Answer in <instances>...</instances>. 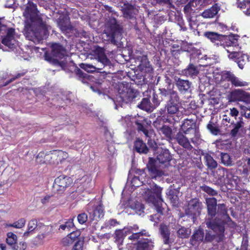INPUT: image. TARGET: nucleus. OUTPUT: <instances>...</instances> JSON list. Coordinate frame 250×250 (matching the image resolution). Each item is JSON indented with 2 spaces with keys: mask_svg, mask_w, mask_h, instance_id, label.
<instances>
[{
  "mask_svg": "<svg viewBox=\"0 0 250 250\" xmlns=\"http://www.w3.org/2000/svg\"><path fill=\"white\" fill-rule=\"evenodd\" d=\"M38 13L36 5L28 0V5L23 13L25 18L23 33L26 39L35 44L42 43L47 38L48 31L51 29Z\"/></svg>",
  "mask_w": 250,
  "mask_h": 250,
  "instance_id": "nucleus-1",
  "label": "nucleus"
},
{
  "mask_svg": "<svg viewBox=\"0 0 250 250\" xmlns=\"http://www.w3.org/2000/svg\"><path fill=\"white\" fill-rule=\"evenodd\" d=\"M157 153L156 160L149 157L146 168L151 179L160 180L164 176L167 175V173L161 169L159 164L169 162L171 159V156L167 149L162 147L157 148Z\"/></svg>",
  "mask_w": 250,
  "mask_h": 250,
  "instance_id": "nucleus-2",
  "label": "nucleus"
},
{
  "mask_svg": "<svg viewBox=\"0 0 250 250\" xmlns=\"http://www.w3.org/2000/svg\"><path fill=\"white\" fill-rule=\"evenodd\" d=\"M6 33V35L2 40V43L7 46L11 51H13L17 56H20L24 60L30 56L31 52L34 50L36 52L39 51V47H30V51L25 52L18 44L15 38V30L13 28H7L6 26L0 22V36L2 37Z\"/></svg>",
  "mask_w": 250,
  "mask_h": 250,
  "instance_id": "nucleus-3",
  "label": "nucleus"
},
{
  "mask_svg": "<svg viewBox=\"0 0 250 250\" xmlns=\"http://www.w3.org/2000/svg\"><path fill=\"white\" fill-rule=\"evenodd\" d=\"M95 59L97 62L95 66L87 63H81L80 64V67L87 72H93L96 69L101 70L104 69V72L109 74L114 73V65L107 58L103 48L97 47L96 48Z\"/></svg>",
  "mask_w": 250,
  "mask_h": 250,
  "instance_id": "nucleus-4",
  "label": "nucleus"
},
{
  "mask_svg": "<svg viewBox=\"0 0 250 250\" xmlns=\"http://www.w3.org/2000/svg\"><path fill=\"white\" fill-rule=\"evenodd\" d=\"M159 91L162 96L168 98L164 109V112L167 116L172 117L178 113L181 104L178 92L170 87L160 88Z\"/></svg>",
  "mask_w": 250,
  "mask_h": 250,
  "instance_id": "nucleus-5",
  "label": "nucleus"
},
{
  "mask_svg": "<svg viewBox=\"0 0 250 250\" xmlns=\"http://www.w3.org/2000/svg\"><path fill=\"white\" fill-rule=\"evenodd\" d=\"M122 28L118 23L117 20L113 17H110L107 21L105 28L103 34L104 40L108 42L119 46L122 39Z\"/></svg>",
  "mask_w": 250,
  "mask_h": 250,
  "instance_id": "nucleus-6",
  "label": "nucleus"
},
{
  "mask_svg": "<svg viewBox=\"0 0 250 250\" xmlns=\"http://www.w3.org/2000/svg\"><path fill=\"white\" fill-rule=\"evenodd\" d=\"M149 178L148 186H146V188L142 193L144 198L146 202L152 205H165L161 195L163 188L154 183H151L152 179Z\"/></svg>",
  "mask_w": 250,
  "mask_h": 250,
  "instance_id": "nucleus-7",
  "label": "nucleus"
},
{
  "mask_svg": "<svg viewBox=\"0 0 250 250\" xmlns=\"http://www.w3.org/2000/svg\"><path fill=\"white\" fill-rule=\"evenodd\" d=\"M119 123L125 128L131 127L133 123H135L137 126L139 131H141L147 136H151L152 132H149L146 128V121L143 117H138V118L131 117L129 115L122 116L118 119Z\"/></svg>",
  "mask_w": 250,
  "mask_h": 250,
  "instance_id": "nucleus-8",
  "label": "nucleus"
},
{
  "mask_svg": "<svg viewBox=\"0 0 250 250\" xmlns=\"http://www.w3.org/2000/svg\"><path fill=\"white\" fill-rule=\"evenodd\" d=\"M208 216L206 218V225L207 227L212 229L219 234L220 239L223 236L225 231V227L222 222L217 221V218L214 217L217 214L216 207H208Z\"/></svg>",
  "mask_w": 250,
  "mask_h": 250,
  "instance_id": "nucleus-9",
  "label": "nucleus"
},
{
  "mask_svg": "<svg viewBox=\"0 0 250 250\" xmlns=\"http://www.w3.org/2000/svg\"><path fill=\"white\" fill-rule=\"evenodd\" d=\"M138 94L135 89L124 87L123 90L119 92L114 99H112L115 104V108L118 109V106L123 107L124 104L131 102Z\"/></svg>",
  "mask_w": 250,
  "mask_h": 250,
  "instance_id": "nucleus-10",
  "label": "nucleus"
},
{
  "mask_svg": "<svg viewBox=\"0 0 250 250\" xmlns=\"http://www.w3.org/2000/svg\"><path fill=\"white\" fill-rule=\"evenodd\" d=\"M182 129L185 134H189L191 142L194 144H198L200 140L199 130L196 127L195 121L193 119H185L182 125Z\"/></svg>",
  "mask_w": 250,
  "mask_h": 250,
  "instance_id": "nucleus-11",
  "label": "nucleus"
},
{
  "mask_svg": "<svg viewBox=\"0 0 250 250\" xmlns=\"http://www.w3.org/2000/svg\"><path fill=\"white\" fill-rule=\"evenodd\" d=\"M229 99L231 102H243L250 104V93L242 89L232 90L229 94Z\"/></svg>",
  "mask_w": 250,
  "mask_h": 250,
  "instance_id": "nucleus-12",
  "label": "nucleus"
},
{
  "mask_svg": "<svg viewBox=\"0 0 250 250\" xmlns=\"http://www.w3.org/2000/svg\"><path fill=\"white\" fill-rule=\"evenodd\" d=\"M86 210L89 214V219L91 220L98 221L102 218L104 215V208L101 203L96 206L88 205Z\"/></svg>",
  "mask_w": 250,
  "mask_h": 250,
  "instance_id": "nucleus-13",
  "label": "nucleus"
},
{
  "mask_svg": "<svg viewBox=\"0 0 250 250\" xmlns=\"http://www.w3.org/2000/svg\"><path fill=\"white\" fill-rule=\"evenodd\" d=\"M120 2L124 17L130 20L135 18L136 15L138 12V9L135 6L128 3L126 0H121Z\"/></svg>",
  "mask_w": 250,
  "mask_h": 250,
  "instance_id": "nucleus-14",
  "label": "nucleus"
},
{
  "mask_svg": "<svg viewBox=\"0 0 250 250\" xmlns=\"http://www.w3.org/2000/svg\"><path fill=\"white\" fill-rule=\"evenodd\" d=\"M202 208V204L197 199L191 200L188 204V208L186 210V213L188 215L192 216L194 218L200 213Z\"/></svg>",
  "mask_w": 250,
  "mask_h": 250,
  "instance_id": "nucleus-15",
  "label": "nucleus"
},
{
  "mask_svg": "<svg viewBox=\"0 0 250 250\" xmlns=\"http://www.w3.org/2000/svg\"><path fill=\"white\" fill-rule=\"evenodd\" d=\"M227 51L229 53V58L234 60L237 63L238 67L242 69L248 59L247 56L238 51H231L230 49H227Z\"/></svg>",
  "mask_w": 250,
  "mask_h": 250,
  "instance_id": "nucleus-16",
  "label": "nucleus"
},
{
  "mask_svg": "<svg viewBox=\"0 0 250 250\" xmlns=\"http://www.w3.org/2000/svg\"><path fill=\"white\" fill-rule=\"evenodd\" d=\"M244 124L243 118L239 117L237 121L229 125V127L230 129L229 134L232 138H237L241 135V132L243 131Z\"/></svg>",
  "mask_w": 250,
  "mask_h": 250,
  "instance_id": "nucleus-17",
  "label": "nucleus"
},
{
  "mask_svg": "<svg viewBox=\"0 0 250 250\" xmlns=\"http://www.w3.org/2000/svg\"><path fill=\"white\" fill-rule=\"evenodd\" d=\"M175 85L181 94H188L191 92V82L188 80L181 78H175Z\"/></svg>",
  "mask_w": 250,
  "mask_h": 250,
  "instance_id": "nucleus-18",
  "label": "nucleus"
},
{
  "mask_svg": "<svg viewBox=\"0 0 250 250\" xmlns=\"http://www.w3.org/2000/svg\"><path fill=\"white\" fill-rule=\"evenodd\" d=\"M217 221L222 222L224 226L226 223L231 221V218L227 213V210L225 204H221L218 205L217 211Z\"/></svg>",
  "mask_w": 250,
  "mask_h": 250,
  "instance_id": "nucleus-19",
  "label": "nucleus"
},
{
  "mask_svg": "<svg viewBox=\"0 0 250 250\" xmlns=\"http://www.w3.org/2000/svg\"><path fill=\"white\" fill-rule=\"evenodd\" d=\"M223 76L228 81H229L232 85L235 87L247 86L249 84L248 82L244 81L242 79L236 77L233 74L230 72H225Z\"/></svg>",
  "mask_w": 250,
  "mask_h": 250,
  "instance_id": "nucleus-20",
  "label": "nucleus"
},
{
  "mask_svg": "<svg viewBox=\"0 0 250 250\" xmlns=\"http://www.w3.org/2000/svg\"><path fill=\"white\" fill-rule=\"evenodd\" d=\"M239 37L237 35H231L229 36H224V45L222 47L225 48V46L228 47H233L232 51H238L240 49L238 43Z\"/></svg>",
  "mask_w": 250,
  "mask_h": 250,
  "instance_id": "nucleus-21",
  "label": "nucleus"
},
{
  "mask_svg": "<svg viewBox=\"0 0 250 250\" xmlns=\"http://www.w3.org/2000/svg\"><path fill=\"white\" fill-rule=\"evenodd\" d=\"M72 183V180L71 178L64 175H60L55 179L54 187L58 190H63Z\"/></svg>",
  "mask_w": 250,
  "mask_h": 250,
  "instance_id": "nucleus-22",
  "label": "nucleus"
},
{
  "mask_svg": "<svg viewBox=\"0 0 250 250\" xmlns=\"http://www.w3.org/2000/svg\"><path fill=\"white\" fill-rule=\"evenodd\" d=\"M204 36L214 45L219 46L224 45V35L214 32H206Z\"/></svg>",
  "mask_w": 250,
  "mask_h": 250,
  "instance_id": "nucleus-23",
  "label": "nucleus"
},
{
  "mask_svg": "<svg viewBox=\"0 0 250 250\" xmlns=\"http://www.w3.org/2000/svg\"><path fill=\"white\" fill-rule=\"evenodd\" d=\"M139 64L138 68L140 70L144 73L150 74L153 72V68L148 61L146 56H140L138 58Z\"/></svg>",
  "mask_w": 250,
  "mask_h": 250,
  "instance_id": "nucleus-24",
  "label": "nucleus"
},
{
  "mask_svg": "<svg viewBox=\"0 0 250 250\" xmlns=\"http://www.w3.org/2000/svg\"><path fill=\"white\" fill-rule=\"evenodd\" d=\"M204 232L203 229H198L195 230L192 235L190 242V244L195 247H198L199 244L204 241Z\"/></svg>",
  "mask_w": 250,
  "mask_h": 250,
  "instance_id": "nucleus-25",
  "label": "nucleus"
},
{
  "mask_svg": "<svg viewBox=\"0 0 250 250\" xmlns=\"http://www.w3.org/2000/svg\"><path fill=\"white\" fill-rule=\"evenodd\" d=\"M137 230H139L138 226L133 225L132 226H128L125 227L122 230H116L115 234L118 239H121L123 238V236H126L130 233L133 234V233H136Z\"/></svg>",
  "mask_w": 250,
  "mask_h": 250,
  "instance_id": "nucleus-26",
  "label": "nucleus"
},
{
  "mask_svg": "<svg viewBox=\"0 0 250 250\" xmlns=\"http://www.w3.org/2000/svg\"><path fill=\"white\" fill-rule=\"evenodd\" d=\"M51 48L52 55L56 58L62 59L66 55V50L59 43H53Z\"/></svg>",
  "mask_w": 250,
  "mask_h": 250,
  "instance_id": "nucleus-27",
  "label": "nucleus"
},
{
  "mask_svg": "<svg viewBox=\"0 0 250 250\" xmlns=\"http://www.w3.org/2000/svg\"><path fill=\"white\" fill-rule=\"evenodd\" d=\"M140 173H139V174H140V177L134 176L131 181V184L134 187H139L143 185H146V184H148L149 181H150L149 178H147V180L145 179L143 180V178H144V176H146V173L144 169L140 170Z\"/></svg>",
  "mask_w": 250,
  "mask_h": 250,
  "instance_id": "nucleus-28",
  "label": "nucleus"
},
{
  "mask_svg": "<svg viewBox=\"0 0 250 250\" xmlns=\"http://www.w3.org/2000/svg\"><path fill=\"white\" fill-rule=\"evenodd\" d=\"M154 242L151 239L143 238L138 242L136 250H152Z\"/></svg>",
  "mask_w": 250,
  "mask_h": 250,
  "instance_id": "nucleus-29",
  "label": "nucleus"
},
{
  "mask_svg": "<svg viewBox=\"0 0 250 250\" xmlns=\"http://www.w3.org/2000/svg\"><path fill=\"white\" fill-rule=\"evenodd\" d=\"M184 133L178 132L175 136V139L178 143L185 148L191 150L192 146L190 145L188 139L185 136Z\"/></svg>",
  "mask_w": 250,
  "mask_h": 250,
  "instance_id": "nucleus-30",
  "label": "nucleus"
},
{
  "mask_svg": "<svg viewBox=\"0 0 250 250\" xmlns=\"http://www.w3.org/2000/svg\"><path fill=\"white\" fill-rule=\"evenodd\" d=\"M153 205L155 207L157 213L154 215L149 216V220L154 222L155 223H157L159 221H161L162 218L164 210V208L163 207L164 205L156 204Z\"/></svg>",
  "mask_w": 250,
  "mask_h": 250,
  "instance_id": "nucleus-31",
  "label": "nucleus"
},
{
  "mask_svg": "<svg viewBox=\"0 0 250 250\" xmlns=\"http://www.w3.org/2000/svg\"><path fill=\"white\" fill-rule=\"evenodd\" d=\"M199 70L197 67L192 63H189L187 67L181 71V75L188 77L194 78L197 76Z\"/></svg>",
  "mask_w": 250,
  "mask_h": 250,
  "instance_id": "nucleus-32",
  "label": "nucleus"
},
{
  "mask_svg": "<svg viewBox=\"0 0 250 250\" xmlns=\"http://www.w3.org/2000/svg\"><path fill=\"white\" fill-rule=\"evenodd\" d=\"M59 26L62 33L66 36L70 37L72 34L75 35L76 29L68 21L66 22H62L60 21L59 23Z\"/></svg>",
  "mask_w": 250,
  "mask_h": 250,
  "instance_id": "nucleus-33",
  "label": "nucleus"
},
{
  "mask_svg": "<svg viewBox=\"0 0 250 250\" xmlns=\"http://www.w3.org/2000/svg\"><path fill=\"white\" fill-rule=\"evenodd\" d=\"M40 224H38L37 219H34L30 220L27 225V229L24 232L23 236L27 238L33 234L38 227H40Z\"/></svg>",
  "mask_w": 250,
  "mask_h": 250,
  "instance_id": "nucleus-34",
  "label": "nucleus"
},
{
  "mask_svg": "<svg viewBox=\"0 0 250 250\" xmlns=\"http://www.w3.org/2000/svg\"><path fill=\"white\" fill-rule=\"evenodd\" d=\"M160 231L163 238L164 244L168 245L171 244L172 241L169 239L170 232L168 227L164 224L161 225Z\"/></svg>",
  "mask_w": 250,
  "mask_h": 250,
  "instance_id": "nucleus-35",
  "label": "nucleus"
},
{
  "mask_svg": "<svg viewBox=\"0 0 250 250\" xmlns=\"http://www.w3.org/2000/svg\"><path fill=\"white\" fill-rule=\"evenodd\" d=\"M157 130L159 133L163 135L167 140H171L172 129L170 127L167 125H163L161 127L157 128Z\"/></svg>",
  "mask_w": 250,
  "mask_h": 250,
  "instance_id": "nucleus-36",
  "label": "nucleus"
},
{
  "mask_svg": "<svg viewBox=\"0 0 250 250\" xmlns=\"http://www.w3.org/2000/svg\"><path fill=\"white\" fill-rule=\"evenodd\" d=\"M219 10V7L216 4L210 8L205 10L202 13V16L205 18H212L218 13Z\"/></svg>",
  "mask_w": 250,
  "mask_h": 250,
  "instance_id": "nucleus-37",
  "label": "nucleus"
},
{
  "mask_svg": "<svg viewBox=\"0 0 250 250\" xmlns=\"http://www.w3.org/2000/svg\"><path fill=\"white\" fill-rule=\"evenodd\" d=\"M134 147L135 150L139 153L146 154L148 151V148L145 143L139 139H138L134 142Z\"/></svg>",
  "mask_w": 250,
  "mask_h": 250,
  "instance_id": "nucleus-38",
  "label": "nucleus"
},
{
  "mask_svg": "<svg viewBox=\"0 0 250 250\" xmlns=\"http://www.w3.org/2000/svg\"><path fill=\"white\" fill-rule=\"evenodd\" d=\"M138 107L147 112H151L153 109V105L151 104L149 99L143 98L140 104L138 105Z\"/></svg>",
  "mask_w": 250,
  "mask_h": 250,
  "instance_id": "nucleus-39",
  "label": "nucleus"
},
{
  "mask_svg": "<svg viewBox=\"0 0 250 250\" xmlns=\"http://www.w3.org/2000/svg\"><path fill=\"white\" fill-rule=\"evenodd\" d=\"M220 157L221 163L225 166L230 167L234 165L232 159L229 154L221 152Z\"/></svg>",
  "mask_w": 250,
  "mask_h": 250,
  "instance_id": "nucleus-40",
  "label": "nucleus"
},
{
  "mask_svg": "<svg viewBox=\"0 0 250 250\" xmlns=\"http://www.w3.org/2000/svg\"><path fill=\"white\" fill-rule=\"evenodd\" d=\"M213 233H212L211 231H206V235L204 236V241L205 242H210L212 241L215 236H217L218 237L219 241H222L224 237V232L223 233V236L222 238L220 239V235L219 234H217L216 232L214 231L212 229H211Z\"/></svg>",
  "mask_w": 250,
  "mask_h": 250,
  "instance_id": "nucleus-41",
  "label": "nucleus"
},
{
  "mask_svg": "<svg viewBox=\"0 0 250 250\" xmlns=\"http://www.w3.org/2000/svg\"><path fill=\"white\" fill-rule=\"evenodd\" d=\"M119 225V222L114 219L106 220L101 229H111Z\"/></svg>",
  "mask_w": 250,
  "mask_h": 250,
  "instance_id": "nucleus-42",
  "label": "nucleus"
},
{
  "mask_svg": "<svg viewBox=\"0 0 250 250\" xmlns=\"http://www.w3.org/2000/svg\"><path fill=\"white\" fill-rule=\"evenodd\" d=\"M207 166L210 169H213L217 167V163L215 160L209 154H206L204 157Z\"/></svg>",
  "mask_w": 250,
  "mask_h": 250,
  "instance_id": "nucleus-43",
  "label": "nucleus"
},
{
  "mask_svg": "<svg viewBox=\"0 0 250 250\" xmlns=\"http://www.w3.org/2000/svg\"><path fill=\"white\" fill-rule=\"evenodd\" d=\"M149 236V232L146 229H142L139 232L133 233L130 236L128 239L132 240H136L140 238V236Z\"/></svg>",
  "mask_w": 250,
  "mask_h": 250,
  "instance_id": "nucleus-44",
  "label": "nucleus"
},
{
  "mask_svg": "<svg viewBox=\"0 0 250 250\" xmlns=\"http://www.w3.org/2000/svg\"><path fill=\"white\" fill-rule=\"evenodd\" d=\"M191 233V230L188 228L181 227L177 231V234L180 238H187L188 237Z\"/></svg>",
  "mask_w": 250,
  "mask_h": 250,
  "instance_id": "nucleus-45",
  "label": "nucleus"
},
{
  "mask_svg": "<svg viewBox=\"0 0 250 250\" xmlns=\"http://www.w3.org/2000/svg\"><path fill=\"white\" fill-rule=\"evenodd\" d=\"M81 183L83 184V186L85 188H88L92 187V177L90 175H86L83 177L81 179Z\"/></svg>",
  "mask_w": 250,
  "mask_h": 250,
  "instance_id": "nucleus-46",
  "label": "nucleus"
},
{
  "mask_svg": "<svg viewBox=\"0 0 250 250\" xmlns=\"http://www.w3.org/2000/svg\"><path fill=\"white\" fill-rule=\"evenodd\" d=\"M198 0H190L189 2L185 6L184 11L186 14H190L193 10L192 7H195L197 5V2Z\"/></svg>",
  "mask_w": 250,
  "mask_h": 250,
  "instance_id": "nucleus-47",
  "label": "nucleus"
},
{
  "mask_svg": "<svg viewBox=\"0 0 250 250\" xmlns=\"http://www.w3.org/2000/svg\"><path fill=\"white\" fill-rule=\"evenodd\" d=\"M207 128L212 134L215 135H218L220 132L217 125L211 121L208 124Z\"/></svg>",
  "mask_w": 250,
  "mask_h": 250,
  "instance_id": "nucleus-48",
  "label": "nucleus"
},
{
  "mask_svg": "<svg viewBox=\"0 0 250 250\" xmlns=\"http://www.w3.org/2000/svg\"><path fill=\"white\" fill-rule=\"evenodd\" d=\"M134 209L137 214L140 216L144 215V205L139 202H137L134 206Z\"/></svg>",
  "mask_w": 250,
  "mask_h": 250,
  "instance_id": "nucleus-49",
  "label": "nucleus"
},
{
  "mask_svg": "<svg viewBox=\"0 0 250 250\" xmlns=\"http://www.w3.org/2000/svg\"><path fill=\"white\" fill-rule=\"evenodd\" d=\"M26 220L24 218H21L19 220L10 224L9 226L17 229H21L24 226Z\"/></svg>",
  "mask_w": 250,
  "mask_h": 250,
  "instance_id": "nucleus-50",
  "label": "nucleus"
},
{
  "mask_svg": "<svg viewBox=\"0 0 250 250\" xmlns=\"http://www.w3.org/2000/svg\"><path fill=\"white\" fill-rule=\"evenodd\" d=\"M201 188L202 191L206 192L209 195L215 196L217 194V192L216 190H214L213 188H210L208 186L204 185L201 187Z\"/></svg>",
  "mask_w": 250,
  "mask_h": 250,
  "instance_id": "nucleus-51",
  "label": "nucleus"
},
{
  "mask_svg": "<svg viewBox=\"0 0 250 250\" xmlns=\"http://www.w3.org/2000/svg\"><path fill=\"white\" fill-rule=\"evenodd\" d=\"M147 130L149 132H152V134H151V136H147L146 135L144 134L146 138H148L147 144H148V146L150 147H152L154 149H155L156 148H157L158 147H157V144H156L155 141L153 140H152V139H151L152 137H153L154 135L153 131L151 130H148V129H147Z\"/></svg>",
  "mask_w": 250,
  "mask_h": 250,
  "instance_id": "nucleus-52",
  "label": "nucleus"
},
{
  "mask_svg": "<svg viewBox=\"0 0 250 250\" xmlns=\"http://www.w3.org/2000/svg\"><path fill=\"white\" fill-rule=\"evenodd\" d=\"M75 73L77 76H78L80 78L83 79V80L82 81L83 83H84V80H85V79H88L89 77V75L87 74L84 73L82 70L78 67L75 68Z\"/></svg>",
  "mask_w": 250,
  "mask_h": 250,
  "instance_id": "nucleus-53",
  "label": "nucleus"
},
{
  "mask_svg": "<svg viewBox=\"0 0 250 250\" xmlns=\"http://www.w3.org/2000/svg\"><path fill=\"white\" fill-rule=\"evenodd\" d=\"M26 248V244L25 242L21 241L19 243H14L12 246V249L14 250H24Z\"/></svg>",
  "mask_w": 250,
  "mask_h": 250,
  "instance_id": "nucleus-54",
  "label": "nucleus"
},
{
  "mask_svg": "<svg viewBox=\"0 0 250 250\" xmlns=\"http://www.w3.org/2000/svg\"><path fill=\"white\" fill-rule=\"evenodd\" d=\"M206 203L207 208L208 207H216L217 200L214 198H208L206 199Z\"/></svg>",
  "mask_w": 250,
  "mask_h": 250,
  "instance_id": "nucleus-55",
  "label": "nucleus"
},
{
  "mask_svg": "<svg viewBox=\"0 0 250 250\" xmlns=\"http://www.w3.org/2000/svg\"><path fill=\"white\" fill-rule=\"evenodd\" d=\"M77 219L80 224H83L87 220V215L84 212L80 213L78 215Z\"/></svg>",
  "mask_w": 250,
  "mask_h": 250,
  "instance_id": "nucleus-56",
  "label": "nucleus"
},
{
  "mask_svg": "<svg viewBox=\"0 0 250 250\" xmlns=\"http://www.w3.org/2000/svg\"><path fill=\"white\" fill-rule=\"evenodd\" d=\"M197 54L198 55V59L200 60L201 61L205 60L207 62L205 64H202V65L206 66L208 65L211 64L210 62V58L207 57V55L204 56V57H201L200 53L197 52Z\"/></svg>",
  "mask_w": 250,
  "mask_h": 250,
  "instance_id": "nucleus-57",
  "label": "nucleus"
},
{
  "mask_svg": "<svg viewBox=\"0 0 250 250\" xmlns=\"http://www.w3.org/2000/svg\"><path fill=\"white\" fill-rule=\"evenodd\" d=\"M104 135L107 140V141H111L113 137V135L112 133L110 132L109 130L108 129V128L105 126L104 127Z\"/></svg>",
  "mask_w": 250,
  "mask_h": 250,
  "instance_id": "nucleus-58",
  "label": "nucleus"
},
{
  "mask_svg": "<svg viewBox=\"0 0 250 250\" xmlns=\"http://www.w3.org/2000/svg\"><path fill=\"white\" fill-rule=\"evenodd\" d=\"M237 4L240 9H243L244 6L250 7V0H244L243 2L238 1Z\"/></svg>",
  "mask_w": 250,
  "mask_h": 250,
  "instance_id": "nucleus-59",
  "label": "nucleus"
},
{
  "mask_svg": "<svg viewBox=\"0 0 250 250\" xmlns=\"http://www.w3.org/2000/svg\"><path fill=\"white\" fill-rule=\"evenodd\" d=\"M83 241H78L74 245L72 250H83Z\"/></svg>",
  "mask_w": 250,
  "mask_h": 250,
  "instance_id": "nucleus-60",
  "label": "nucleus"
},
{
  "mask_svg": "<svg viewBox=\"0 0 250 250\" xmlns=\"http://www.w3.org/2000/svg\"><path fill=\"white\" fill-rule=\"evenodd\" d=\"M239 114L238 110L235 107H233L232 108H230L229 115L232 118H234V119L237 121V117Z\"/></svg>",
  "mask_w": 250,
  "mask_h": 250,
  "instance_id": "nucleus-61",
  "label": "nucleus"
},
{
  "mask_svg": "<svg viewBox=\"0 0 250 250\" xmlns=\"http://www.w3.org/2000/svg\"><path fill=\"white\" fill-rule=\"evenodd\" d=\"M71 239V238H70V237H68L67 236L63 238L62 241V245L64 246H67L72 244L73 243V242Z\"/></svg>",
  "mask_w": 250,
  "mask_h": 250,
  "instance_id": "nucleus-62",
  "label": "nucleus"
},
{
  "mask_svg": "<svg viewBox=\"0 0 250 250\" xmlns=\"http://www.w3.org/2000/svg\"><path fill=\"white\" fill-rule=\"evenodd\" d=\"M223 122L224 124L226 123H228L230 124V125H231L234 122V121L233 119H232V117L228 116L227 115H224L223 117Z\"/></svg>",
  "mask_w": 250,
  "mask_h": 250,
  "instance_id": "nucleus-63",
  "label": "nucleus"
},
{
  "mask_svg": "<svg viewBox=\"0 0 250 250\" xmlns=\"http://www.w3.org/2000/svg\"><path fill=\"white\" fill-rule=\"evenodd\" d=\"M242 110L244 116L247 118H250V108L243 106L242 107Z\"/></svg>",
  "mask_w": 250,
  "mask_h": 250,
  "instance_id": "nucleus-64",
  "label": "nucleus"
}]
</instances>
